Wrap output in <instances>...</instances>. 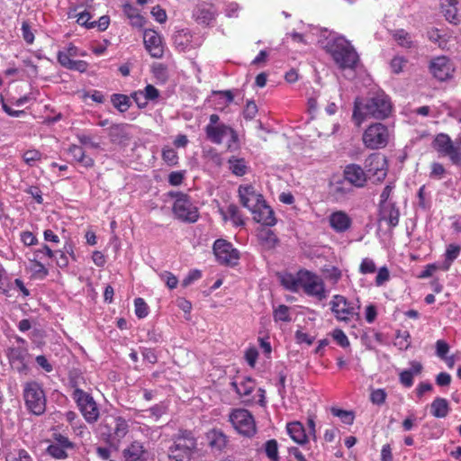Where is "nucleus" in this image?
Wrapping results in <instances>:
<instances>
[{
  "mask_svg": "<svg viewBox=\"0 0 461 461\" xmlns=\"http://www.w3.org/2000/svg\"><path fill=\"white\" fill-rule=\"evenodd\" d=\"M376 271V266L373 259L365 258L359 266V272L362 275L374 274Z\"/></svg>",
  "mask_w": 461,
  "mask_h": 461,
  "instance_id": "52",
  "label": "nucleus"
},
{
  "mask_svg": "<svg viewBox=\"0 0 461 461\" xmlns=\"http://www.w3.org/2000/svg\"><path fill=\"white\" fill-rule=\"evenodd\" d=\"M273 317L275 321H291L289 307L285 304L279 305L276 309L274 310Z\"/></svg>",
  "mask_w": 461,
  "mask_h": 461,
  "instance_id": "45",
  "label": "nucleus"
},
{
  "mask_svg": "<svg viewBox=\"0 0 461 461\" xmlns=\"http://www.w3.org/2000/svg\"><path fill=\"white\" fill-rule=\"evenodd\" d=\"M393 189H394V185L392 184H388L384 186V188L383 189V191L380 194L379 206L392 203V202L389 201V198H390Z\"/></svg>",
  "mask_w": 461,
  "mask_h": 461,
  "instance_id": "60",
  "label": "nucleus"
},
{
  "mask_svg": "<svg viewBox=\"0 0 461 461\" xmlns=\"http://www.w3.org/2000/svg\"><path fill=\"white\" fill-rule=\"evenodd\" d=\"M23 159L27 165L32 167L41 159V153L37 149H29L23 154Z\"/></svg>",
  "mask_w": 461,
  "mask_h": 461,
  "instance_id": "51",
  "label": "nucleus"
},
{
  "mask_svg": "<svg viewBox=\"0 0 461 461\" xmlns=\"http://www.w3.org/2000/svg\"><path fill=\"white\" fill-rule=\"evenodd\" d=\"M400 383L406 388H410L413 384V375L407 370H402L399 374Z\"/></svg>",
  "mask_w": 461,
  "mask_h": 461,
  "instance_id": "64",
  "label": "nucleus"
},
{
  "mask_svg": "<svg viewBox=\"0 0 461 461\" xmlns=\"http://www.w3.org/2000/svg\"><path fill=\"white\" fill-rule=\"evenodd\" d=\"M23 396L27 410L37 416L46 411V395L41 385L36 381L26 382L23 384Z\"/></svg>",
  "mask_w": 461,
  "mask_h": 461,
  "instance_id": "6",
  "label": "nucleus"
},
{
  "mask_svg": "<svg viewBox=\"0 0 461 461\" xmlns=\"http://www.w3.org/2000/svg\"><path fill=\"white\" fill-rule=\"evenodd\" d=\"M330 411L334 416L340 418L341 420L346 424H352L354 421V415L351 411L341 410L336 407H332Z\"/></svg>",
  "mask_w": 461,
  "mask_h": 461,
  "instance_id": "50",
  "label": "nucleus"
},
{
  "mask_svg": "<svg viewBox=\"0 0 461 461\" xmlns=\"http://www.w3.org/2000/svg\"><path fill=\"white\" fill-rule=\"evenodd\" d=\"M334 318L344 323H349L359 319L360 302L358 299L348 300L341 294H334L329 303Z\"/></svg>",
  "mask_w": 461,
  "mask_h": 461,
  "instance_id": "5",
  "label": "nucleus"
},
{
  "mask_svg": "<svg viewBox=\"0 0 461 461\" xmlns=\"http://www.w3.org/2000/svg\"><path fill=\"white\" fill-rule=\"evenodd\" d=\"M393 40L402 48L410 49L413 46L411 35L404 29H397L392 33Z\"/></svg>",
  "mask_w": 461,
  "mask_h": 461,
  "instance_id": "40",
  "label": "nucleus"
},
{
  "mask_svg": "<svg viewBox=\"0 0 461 461\" xmlns=\"http://www.w3.org/2000/svg\"><path fill=\"white\" fill-rule=\"evenodd\" d=\"M399 219L400 211L394 203L379 206V222H385L389 229H393L399 224Z\"/></svg>",
  "mask_w": 461,
  "mask_h": 461,
  "instance_id": "24",
  "label": "nucleus"
},
{
  "mask_svg": "<svg viewBox=\"0 0 461 461\" xmlns=\"http://www.w3.org/2000/svg\"><path fill=\"white\" fill-rule=\"evenodd\" d=\"M328 221L330 228L337 233L346 232L352 225V219L343 211L333 212Z\"/></svg>",
  "mask_w": 461,
  "mask_h": 461,
  "instance_id": "25",
  "label": "nucleus"
},
{
  "mask_svg": "<svg viewBox=\"0 0 461 461\" xmlns=\"http://www.w3.org/2000/svg\"><path fill=\"white\" fill-rule=\"evenodd\" d=\"M158 97L159 91L152 85H147L143 90L131 94V98L140 108H145L149 102H156Z\"/></svg>",
  "mask_w": 461,
  "mask_h": 461,
  "instance_id": "26",
  "label": "nucleus"
},
{
  "mask_svg": "<svg viewBox=\"0 0 461 461\" xmlns=\"http://www.w3.org/2000/svg\"><path fill=\"white\" fill-rule=\"evenodd\" d=\"M111 102L121 113L126 112L131 106L130 97L122 94H113L111 96Z\"/></svg>",
  "mask_w": 461,
  "mask_h": 461,
  "instance_id": "41",
  "label": "nucleus"
},
{
  "mask_svg": "<svg viewBox=\"0 0 461 461\" xmlns=\"http://www.w3.org/2000/svg\"><path fill=\"white\" fill-rule=\"evenodd\" d=\"M461 251V247L457 244L451 243L447 246L445 251V260L441 263V270L447 271L452 263L458 258Z\"/></svg>",
  "mask_w": 461,
  "mask_h": 461,
  "instance_id": "36",
  "label": "nucleus"
},
{
  "mask_svg": "<svg viewBox=\"0 0 461 461\" xmlns=\"http://www.w3.org/2000/svg\"><path fill=\"white\" fill-rule=\"evenodd\" d=\"M65 55L68 59H72L78 56H85L84 52H81L79 49L75 46L73 43H69L64 50H59L57 54V59L59 63V56Z\"/></svg>",
  "mask_w": 461,
  "mask_h": 461,
  "instance_id": "46",
  "label": "nucleus"
},
{
  "mask_svg": "<svg viewBox=\"0 0 461 461\" xmlns=\"http://www.w3.org/2000/svg\"><path fill=\"white\" fill-rule=\"evenodd\" d=\"M390 279V273L386 267H382L378 269L375 276L376 286H382Z\"/></svg>",
  "mask_w": 461,
  "mask_h": 461,
  "instance_id": "58",
  "label": "nucleus"
},
{
  "mask_svg": "<svg viewBox=\"0 0 461 461\" xmlns=\"http://www.w3.org/2000/svg\"><path fill=\"white\" fill-rule=\"evenodd\" d=\"M343 176L346 181L355 187H364L367 182V174L357 164H348L343 170Z\"/></svg>",
  "mask_w": 461,
  "mask_h": 461,
  "instance_id": "20",
  "label": "nucleus"
},
{
  "mask_svg": "<svg viewBox=\"0 0 461 461\" xmlns=\"http://www.w3.org/2000/svg\"><path fill=\"white\" fill-rule=\"evenodd\" d=\"M298 280L299 271L297 272L296 276L292 274L285 275L281 279V283L286 289L292 292H297L299 289H301V284H299Z\"/></svg>",
  "mask_w": 461,
  "mask_h": 461,
  "instance_id": "42",
  "label": "nucleus"
},
{
  "mask_svg": "<svg viewBox=\"0 0 461 461\" xmlns=\"http://www.w3.org/2000/svg\"><path fill=\"white\" fill-rule=\"evenodd\" d=\"M266 455L271 461H279L278 444L276 439L267 440L265 445Z\"/></svg>",
  "mask_w": 461,
  "mask_h": 461,
  "instance_id": "44",
  "label": "nucleus"
},
{
  "mask_svg": "<svg viewBox=\"0 0 461 461\" xmlns=\"http://www.w3.org/2000/svg\"><path fill=\"white\" fill-rule=\"evenodd\" d=\"M122 461H148L149 453L143 443L134 440L122 453Z\"/></svg>",
  "mask_w": 461,
  "mask_h": 461,
  "instance_id": "21",
  "label": "nucleus"
},
{
  "mask_svg": "<svg viewBox=\"0 0 461 461\" xmlns=\"http://www.w3.org/2000/svg\"><path fill=\"white\" fill-rule=\"evenodd\" d=\"M326 50L340 68H354L357 66L358 55L344 37L339 36L330 40L327 42Z\"/></svg>",
  "mask_w": 461,
  "mask_h": 461,
  "instance_id": "3",
  "label": "nucleus"
},
{
  "mask_svg": "<svg viewBox=\"0 0 461 461\" xmlns=\"http://www.w3.org/2000/svg\"><path fill=\"white\" fill-rule=\"evenodd\" d=\"M22 35L27 44H32L34 41V34L28 22L24 21L22 23Z\"/></svg>",
  "mask_w": 461,
  "mask_h": 461,
  "instance_id": "59",
  "label": "nucleus"
},
{
  "mask_svg": "<svg viewBox=\"0 0 461 461\" xmlns=\"http://www.w3.org/2000/svg\"><path fill=\"white\" fill-rule=\"evenodd\" d=\"M169 194L175 198L172 210L176 218L184 222L194 223L197 221L199 219L198 208L187 194L181 192H170Z\"/></svg>",
  "mask_w": 461,
  "mask_h": 461,
  "instance_id": "7",
  "label": "nucleus"
},
{
  "mask_svg": "<svg viewBox=\"0 0 461 461\" xmlns=\"http://www.w3.org/2000/svg\"><path fill=\"white\" fill-rule=\"evenodd\" d=\"M258 113V106L254 101H247L243 110V116L246 120H252Z\"/></svg>",
  "mask_w": 461,
  "mask_h": 461,
  "instance_id": "57",
  "label": "nucleus"
},
{
  "mask_svg": "<svg viewBox=\"0 0 461 461\" xmlns=\"http://www.w3.org/2000/svg\"><path fill=\"white\" fill-rule=\"evenodd\" d=\"M25 256L29 263H44L46 259L53 258L55 257V253L48 245L43 244L41 248L32 249L31 252L26 253Z\"/></svg>",
  "mask_w": 461,
  "mask_h": 461,
  "instance_id": "30",
  "label": "nucleus"
},
{
  "mask_svg": "<svg viewBox=\"0 0 461 461\" xmlns=\"http://www.w3.org/2000/svg\"><path fill=\"white\" fill-rule=\"evenodd\" d=\"M213 252L217 260L223 265H236L240 258L239 251L231 243L222 239L214 241Z\"/></svg>",
  "mask_w": 461,
  "mask_h": 461,
  "instance_id": "12",
  "label": "nucleus"
},
{
  "mask_svg": "<svg viewBox=\"0 0 461 461\" xmlns=\"http://www.w3.org/2000/svg\"><path fill=\"white\" fill-rule=\"evenodd\" d=\"M110 425L113 426L108 434L113 439L120 441L129 431L127 421L122 417L112 418Z\"/></svg>",
  "mask_w": 461,
  "mask_h": 461,
  "instance_id": "29",
  "label": "nucleus"
},
{
  "mask_svg": "<svg viewBox=\"0 0 461 461\" xmlns=\"http://www.w3.org/2000/svg\"><path fill=\"white\" fill-rule=\"evenodd\" d=\"M217 10L212 4L202 3L195 6L193 17L195 22L203 26H209L216 18Z\"/></svg>",
  "mask_w": 461,
  "mask_h": 461,
  "instance_id": "23",
  "label": "nucleus"
},
{
  "mask_svg": "<svg viewBox=\"0 0 461 461\" xmlns=\"http://www.w3.org/2000/svg\"><path fill=\"white\" fill-rule=\"evenodd\" d=\"M28 269L34 278L44 279L49 275V270L43 262L30 263Z\"/></svg>",
  "mask_w": 461,
  "mask_h": 461,
  "instance_id": "43",
  "label": "nucleus"
},
{
  "mask_svg": "<svg viewBox=\"0 0 461 461\" xmlns=\"http://www.w3.org/2000/svg\"><path fill=\"white\" fill-rule=\"evenodd\" d=\"M449 411V403L445 398L436 397L430 404V412L435 418H445Z\"/></svg>",
  "mask_w": 461,
  "mask_h": 461,
  "instance_id": "33",
  "label": "nucleus"
},
{
  "mask_svg": "<svg viewBox=\"0 0 461 461\" xmlns=\"http://www.w3.org/2000/svg\"><path fill=\"white\" fill-rule=\"evenodd\" d=\"M135 314L138 318H145L149 314V306L144 299L139 297L134 300Z\"/></svg>",
  "mask_w": 461,
  "mask_h": 461,
  "instance_id": "49",
  "label": "nucleus"
},
{
  "mask_svg": "<svg viewBox=\"0 0 461 461\" xmlns=\"http://www.w3.org/2000/svg\"><path fill=\"white\" fill-rule=\"evenodd\" d=\"M253 219L265 226H274L276 223L274 211L266 203L265 199L250 210Z\"/></svg>",
  "mask_w": 461,
  "mask_h": 461,
  "instance_id": "22",
  "label": "nucleus"
},
{
  "mask_svg": "<svg viewBox=\"0 0 461 461\" xmlns=\"http://www.w3.org/2000/svg\"><path fill=\"white\" fill-rule=\"evenodd\" d=\"M28 350L26 348L12 347L6 351V357L11 367L19 374L27 375L29 366L27 365Z\"/></svg>",
  "mask_w": 461,
  "mask_h": 461,
  "instance_id": "14",
  "label": "nucleus"
},
{
  "mask_svg": "<svg viewBox=\"0 0 461 461\" xmlns=\"http://www.w3.org/2000/svg\"><path fill=\"white\" fill-rule=\"evenodd\" d=\"M331 337L337 342V344L342 348H348L350 345L347 335L340 329L333 330L331 332Z\"/></svg>",
  "mask_w": 461,
  "mask_h": 461,
  "instance_id": "53",
  "label": "nucleus"
},
{
  "mask_svg": "<svg viewBox=\"0 0 461 461\" xmlns=\"http://www.w3.org/2000/svg\"><path fill=\"white\" fill-rule=\"evenodd\" d=\"M386 397L387 393L384 389H375L370 394V401L374 404L382 405L384 403Z\"/></svg>",
  "mask_w": 461,
  "mask_h": 461,
  "instance_id": "55",
  "label": "nucleus"
},
{
  "mask_svg": "<svg viewBox=\"0 0 461 461\" xmlns=\"http://www.w3.org/2000/svg\"><path fill=\"white\" fill-rule=\"evenodd\" d=\"M55 257L53 258H56V264L59 267L64 268L68 266V258L66 255V252L64 250H55Z\"/></svg>",
  "mask_w": 461,
  "mask_h": 461,
  "instance_id": "63",
  "label": "nucleus"
},
{
  "mask_svg": "<svg viewBox=\"0 0 461 461\" xmlns=\"http://www.w3.org/2000/svg\"><path fill=\"white\" fill-rule=\"evenodd\" d=\"M366 172L375 177V180L382 181L387 174V161L384 156L379 154L370 155L365 162Z\"/></svg>",
  "mask_w": 461,
  "mask_h": 461,
  "instance_id": "16",
  "label": "nucleus"
},
{
  "mask_svg": "<svg viewBox=\"0 0 461 461\" xmlns=\"http://www.w3.org/2000/svg\"><path fill=\"white\" fill-rule=\"evenodd\" d=\"M299 284L301 289L308 295L322 301L327 298L328 292L321 276L309 270L299 271Z\"/></svg>",
  "mask_w": 461,
  "mask_h": 461,
  "instance_id": "9",
  "label": "nucleus"
},
{
  "mask_svg": "<svg viewBox=\"0 0 461 461\" xmlns=\"http://www.w3.org/2000/svg\"><path fill=\"white\" fill-rule=\"evenodd\" d=\"M206 438L209 446L218 451L222 450L227 445V437L221 429H212L209 430L206 433Z\"/></svg>",
  "mask_w": 461,
  "mask_h": 461,
  "instance_id": "32",
  "label": "nucleus"
},
{
  "mask_svg": "<svg viewBox=\"0 0 461 461\" xmlns=\"http://www.w3.org/2000/svg\"><path fill=\"white\" fill-rule=\"evenodd\" d=\"M407 60L403 57H394L390 63V67L392 71L394 74H399L402 71V68L404 65L406 64Z\"/></svg>",
  "mask_w": 461,
  "mask_h": 461,
  "instance_id": "61",
  "label": "nucleus"
},
{
  "mask_svg": "<svg viewBox=\"0 0 461 461\" xmlns=\"http://www.w3.org/2000/svg\"><path fill=\"white\" fill-rule=\"evenodd\" d=\"M230 386L240 397L247 398L251 395L256 387V382L250 377L242 376L232 381Z\"/></svg>",
  "mask_w": 461,
  "mask_h": 461,
  "instance_id": "27",
  "label": "nucleus"
},
{
  "mask_svg": "<svg viewBox=\"0 0 461 461\" xmlns=\"http://www.w3.org/2000/svg\"><path fill=\"white\" fill-rule=\"evenodd\" d=\"M159 277L162 281L165 282L166 285L169 289H174L177 286L178 279L177 277L173 275L171 272L164 271L159 274Z\"/></svg>",
  "mask_w": 461,
  "mask_h": 461,
  "instance_id": "54",
  "label": "nucleus"
},
{
  "mask_svg": "<svg viewBox=\"0 0 461 461\" xmlns=\"http://www.w3.org/2000/svg\"><path fill=\"white\" fill-rule=\"evenodd\" d=\"M257 238L260 246L267 250L274 249L279 243L275 232L266 227H261L257 231Z\"/></svg>",
  "mask_w": 461,
  "mask_h": 461,
  "instance_id": "28",
  "label": "nucleus"
},
{
  "mask_svg": "<svg viewBox=\"0 0 461 461\" xmlns=\"http://www.w3.org/2000/svg\"><path fill=\"white\" fill-rule=\"evenodd\" d=\"M229 420L240 435L251 437L256 433L254 417L246 409L233 410L229 415Z\"/></svg>",
  "mask_w": 461,
  "mask_h": 461,
  "instance_id": "11",
  "label": "nucleus"
},
{
  "mask_svg": "<svg viewBox=\"0 0 461 461\" xmlns=\"http://www.w3.org/2000/svg\"><path fill=\"white\" fill-rule=\"evenodd\" d=\"M162 159L168 165L174 166L177 164L178 156L176 151L170 147H165L162 149Z\"/></svg>",
  "mask_w": 461,
  "mask_h": 461,
  "instance_id": "48",
  "label": "nucleus"
},
{
  "mask_svg": "<svg viewBox=\"0 0 461 461\" xmlns=\"http://www.w3.org/2000/svg\"><path fill=\"white\" fill-rule=\"evenodd\" d=\"M197 451V438L188 429H179L172 437V444L168 447L167 456L171 461H191Z\"/></svg>",
  "mask_w": 461,
  "mask_h": 461,
  "instance_id": "2",
  "label": "nucleus"
},
{
  "mask_svg": "<svg viewBox=\"0 0 461 461\" xmlns=\"http://www.w3.org/2000/svg\"><path fill=\"white\" fill-rule=\"evenodd\" d=\"M221 214L225 221H231L232 223L237 227L243 226L245 224L239 207L235 204H230L227 207L226 212H221Z\"/></svg>",
  "mask_w": 461,
  "mask_h": 461,
  "instance_id": "39",
  "label": "nucleus"
},
{
  "mask_svg": "<svg viewBox=\"0 0 461 461\" xmlns=\"http://www.w3.org/2000/svg\"><path fill=\"white\" fill-rule=\"evenodd\" d=\"M68 153L76 161L86 167H92L95 164L94 159L91 157L86 156L80 146L75 144L70 145L68 148Z\"/></svg>",
  "mask_w": 461,
  "mask_h": 461,
  "instance_id": "35",
  "label": "nucleus"
},
{
  "mask_svg": "<svg viewBox=\"0 0 461 461\" xmlns=\"http://www.w3.org/2000/svg\"><path fill=\"white\" fill-rule=\"evenodd\" d=\"M432 146L440 155L447 156L453 164L458 165V157L455 153V144L447 134H438L432 142Z\"/></svg>",
  "mask_w": 461,
  "mask_h": 461,
  "instance_id": "17",
  "label": "nucleus"
},
{
  "mask_svg": "<svg viewBox=\"0 0 461 461\" xmlns=\"http://www.w3.org/2000/svg\"><path fill=\"white\" fill-rule=\"evenodd\" d=\"M206 138L214 144H221L224 137L230 136L227 143V149L230 151H235L240 148L239 137L236 131L230 126L223 123L220 116L216 113L211 114L209 122L204 128Z\"/></svg>",
  "mask_w": 461,
  "mask_h": 461,
  "instance_id": "4",
  "label": "nucleus"
},
{
  "mask_svg": "<svg viewBox=\"0 0 461 461\" xmlns=\"http://www.w3.org/2000/svg\"><path fill=\"white\" fill-rule=\"evenodd\" d=\"M228 164L229 169L237 176H243L248 172V163L242 158L232 156L229 158Z\"/></svg>",
  "mask_w": 461,
  "mask_h": 461,
  "instance_id": "37",
  "label": "nucleus"
},
{
  "mask_svg": "<svg viewBox=\"0 0 461 461\" xmlns=\"http://www.w3.org/2000/svg\"><path fill=\"white\" fill-rule=\"evenodd\" d=\"M143 41L146 50L151 57L159 59L163 56L164 46L160 35L154 30L148 29L144 31Z\"/></svg>",
  "mask_w": 461,
  "mask_h": 461,
  "instance_id": "19",
  "label": "nucleus"
},
{
  "mask_svg": "<svg viewBox=\"0 0 461 461\" xmlns=\"http://www.w3.org/2000/svg\"><path fill=\"white\" fill-rule=\"evenodd\" d=\"M73 386L75 388L72 393V398L77 402V405L85 420L89 423L95 422L99 418V410L95 401L90 393L76 387L75 385Z\"/></svg>",
  "mask_w": 461,
  "mask_h": 461,
  "instance_id": "10",
  "label": "nucleus"
},
{
  "mask_svg": "<svg viewBox=\"0 0 461 461\" xmlns=\"http://www.w3.org/2000/svg\"><path fill=\"white\" fill-rule=\"evenodd\" d=\"M90 18L91 14L88 12L84 11L77 15V23L86 28H94L95 26V22L89 23Z\"/></svg>",
  "mask_w": 461,
  "mask_h": 461,
  "instance_id": "62",
  "label": "nucleus"
},
{
  "mask_svg": "<svg viewBox=\"0 0 461 461\" xmlns=\"http://www.w3.org/2000/svg\"><path fill=\"white\" fill-rule=\"evenodd\" d=\"M149 412V417L153 418L155 421L158 420L167 411V405L164 402L155 404L146 411Z\"/></svg>",
  "mask_w": 461,
  "mask_h": 461,
  "instance_id": "47",
  "label": "nucleus"
},
{
  "mask_svg": "<svg viewBox=\"0 0 461 461\" xmlns=\"http://www.w3.org/2000/svg\"><path fill=\"white\" fill-rule=\"evenodd\" d=\"M286 429L287 433L294 442L300 445H303L308 442V436L306 435L304 427L301 422H289L286 426Z\"/></svg>",
  "mask_w": 461,
  "mask_h": 461,
  "instance_id": "31",
  "label": "nucleus"
},
{
  "mask_svg": "<svg viewBox=\"0 0 461 461\" xmlns=\"http://www.w3.org/2000/svg\"><path fill=\"white\" fill-rule=\"evenodd\" d=\"M391 111L392 104L389 97L384 93H377L364 101L360 98L355 100L352 119L359 127L367 118H387Z\"/></svg>",
  "mask_w": 461,
  "mask_h": 461,
  "instance_id": "1",
  "label": "nucleus"
},
{
  "mask_svg": "<svg viewBox=\"0 0 461 461\" xmlns=\"http://www.w3.org/2000/svg\"><path fill=\"white\" fill-rule=\"evenodd\" d=\"M238 196L241 205L249 211L264 199L252 185H240L238 188Z\"/></svg>",
  "mask_w": 461,
  "mask_h": 461,
  "instance_id": "18",
  "label": "nucleus"
},
{
  "mask_svg": "<svg viewBox=\"0 0 461 461\" xmlns=\"http://www.w3.org/2000/svg\"><path fill=\"white\" fill-rule=\"evenodd\" d=\"M59 64L67 69L78 71L80 73L86 72L88 68L86 61L74 60L72 59L67 58L65 55L59 56Z\"/></svg>",
  "mask_w": 461,
  "mask_h": 461,
  "instance_id": "38",
  "label": "nucleus"
},
{
  "mask_svg": "<svg viewBox=\"0 0 461 461\" xmlns=\"http://www.w3.org/2000/svg\"><path fill=\"white\" fill-rule=\"evenodd\" d=\"M20 240L22 243L27 247L37 245L39 242L37 237L29 230L22 231L20 234Z\"/></svg>",
  "mask_w": 461,
  "mask_h": 461,
  "instance_id": "56",
  "label": "nucleus"
},
{
  "mask_svg": "<svg viewBox=\"0 0 461 461\" xmlns=\"http://www.w3.org/2000/svg\"><path fill=\"white\" fill-rule=\"evenodd\" d=\"M391 132L387 126L381 122L369 125L363 132L362 141L369 149H384L389 143Z\"/></svg>",
  "mask_w": 461,
  "mask_h": 461,
  "instance_id": "8",
  "label": "nucleus"
},
{
  "mask_svg": "<svg viewBox=\"0 0 461 461\" xmlns=\"http://www.w3.org/2000/svg\"><path fill=\"white\" fill-rule=\"evenodd\" d=\"M455 68L445 56L434 58L429 63V71L435 78L445 81L452 77Z\"/></svg>",
  "mask_w": 461,
  "mask_h": 461,
  "instance_id": "15",
  "label": "nucleus"
},
{
  "mask_svg": "<svg viewBox=\"0 0 461 461\" xmlns=\"http://www.w3.org/2000/svg\"><path fill=\"white\" fill-rule=\"evenodd\" d=\"M456 0H444L441 4L442 12L446 19L456 24L459 22V14L456 7Z\"/></svg>",
  "mask_w": 461,
  "mask_h": 461,
  "instance_id": "34",
  "label": "nucleus"
},
{
  "mask_svg": "<svg viewBox=\"0 0 461 461\" xmlns=\"http://www.w3.org/2000/svg\"><path fill=\"white\" fill-rule=\"evenodd\" d=\"M53 442L46 449V453L55 459L68 458V450L73 449L75 445L69 438L60 433L53 434Z\"/></svg>",
  "mask_w": 461,
  "mask_h": 461,
  "instance_id": "13",
  "label": "nucleus"
}]
</instances>
